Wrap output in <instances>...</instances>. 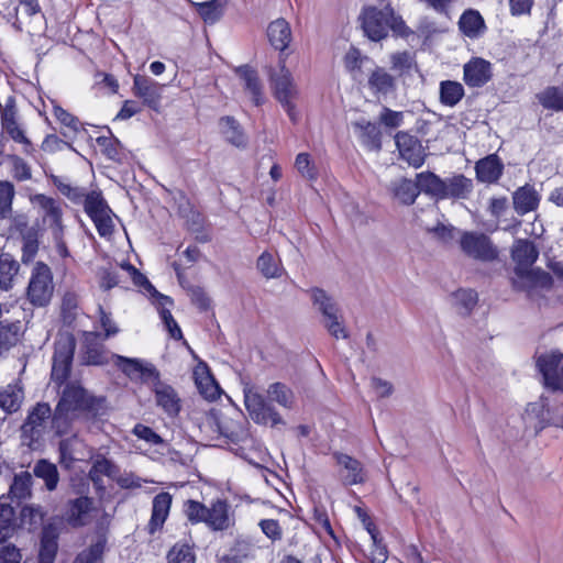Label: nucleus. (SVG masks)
<instances>
[{"label": "nucleus", "instance_id": "5701e85b", "mask_svg": "<svg viewBox=\"0 0 563 563\" xmlns=\"http://www.w3.org/2000/svg\"><path fill=\"white\" fill-rule=\"evenodd\" d=\"M206 514V525L214 530V531H222L227 530L231 523L232 519L229 514V505L227 501L217 499L211 503V505L207 506Z\"/></svg>", "mask_w": 563, "mask_h": 563}, {"label": "nucleus", "instance_id": "de8ad7c7", "mask_svg": "<svg viewBox=\"0 0 563 563\" xmlns=\"http://www.w3.org/2000/svg\"><path fill=\"white\" fill-rule=\"evenodd\" d=\"M19 263L9 253L0 255V288L8 290L12 287L14 276L19 272Z\"/></svg>", "mask_w": 563, "mask_h": 563}, {"label": "nucleus", "instance_id": "8fccbe9b", "mask_svg": "<svg viewBox=\"0 0 563 563\" xmlns=\"http://www.w3.org/2000/svg\"><path fill=\"white\" fill-rule=\"evenodd\" d=\"M15 530V511L13 507L0 499V541L12 536Z\"/></svg>", "mask_w": 563, "mask_h": 563}, {"label": "nucleus", "instance_id": "a18cd8bd", "mask_svg": "<svg viewBox=\"0 0 563 563\" xmlns=\"http://www.w3.org/2000/svg\"><path fill=\"white\" fill-rule=\"evenodd\" d=\"M219 125L228 142L238 147L245 146L246 137L239 122L234 118L224 117L220 120Z\"/></svg>", "mask_w": 563, "mask_h": 563}, {"label": "nucleus", "instance_id": "4be33fe9", "mask_svg": "<svg viewBox=\"0 0 563 563\" xmlns=\"http://www.w3.org/2000/svg\"><path fill=\"white\" fill-rule=\"evenodd\" d=\"M194 379L199 393L209 400L219 396V386L205 362H199L194 368Z\"/></svg>", "mask_w": 563, "mask_h": 563}, {"label": "nucleus", "instance_id": "a211bd4d", "mask_svg": "<svg viewBox=\"0 0 563 563\" xmlns=\"http://www.w3.org/2000/svg\"><path fill=\"white\" fill-rule=\"evenodd\" d=\"M538 255L539 252L532 242L528 240L516 241L511 250V257L517 264L516 274L520 277L527 275Z\"/></svg>", "mask_w": 563, "mask_h": 563}, {"label": "nucleus", "instance_id": "c85d7f7f", "mask_svg": "<svg viewBox=\"0 0 563 563\" xmlns=\"http://www.w3.org/2000/svg\"><path fill=\"white\" fill-rule=\"evenodd\" d=\"M473 189V183L464 175H454L443 179L442 199L466 198Z\"/></svg>", "mask_w": 563, "mask_h": 563}, {"label": "nucleus", "instance_id": "0e129e2a", "mask_svg": "<svg viewBox=\"0 0 563 563\" xmlns=\"http://www.w3.org/2000/svg\"><path fill=\"white\" fill-rule=\"evenodd\" d=\"M167 558L169 563H195V554L187 544H175Z\"/></svg>", "mask_w": 563, "mask_h": 563}, {"label": "nucleus", "instance_id": "423d86ee", "mask_svg": "<svg viewBox=\"0 0 563 563\" xmlns=\"http://www.w3.org/2000/svg\"><path fill=\"white\" fill-rule=\"evenodd\" d=\"M459 244L462 252L474 260L482 262L494 261L497 255V249L492 243L490 239L479 232H461Z\"/></svg>", "mask_w": 563, "mask_h": 563}, {"label": "nucleus", "instance_id": "58836bf2", "mask_svg": "<svg viewBox=\"0 0 563 563\" xmlns=\"http://www.w3.org/2000/svg\"><path fill=\"white\" fill-rule=\"evenodd\" d=\"M313 307L322 314V319L331 318L340 312L336 302L323 289L313 288L310 290Z\"/></svg>", "mask_w": 563, "mask_h": 563}, {"label": "nucleus", "instance_id": "f3484780", "mask_svg": "<svg viewBox=\"0 0 563 563\" xmlns=\"http://www.w3.org/2000/svg\"><path fill=\"white\" fill-rule=\"evenodd\" d=\"M492 76V64L481 57H473L463 67V80L472 88L483 87Z\"/></svg>", "mask_w": 563, "mask_h": 563}, {"label": "nucleus", "instance_id": "774afa93", "mask_svg": "<svg viewBox=\"0 0 563 563\" xmlns=\"http://www.w3.org/2000/svg\"><path fill=\"white\" fill-rule=\"evenodd\" d=\"M185 512H186L187 518L191 522H194V523L205 522L206 523V514H208L206 505H203L199 501H196V500H188L185 505Z\"/></svg>", "mask_w": 563, "mask_h": 563}, {"label": "nucleus", "instance_id": "f257e3e1", "mask_svg": "<svg viewBox=\"0 0 563 563\" xmlns=\"http://www.w3.org/2000/svg\"><path fill=\"white\" fill-rule=\"evenodd\" d=\"M104 411V398L91 396L77 382L67 383L53 413V429L58 435L66 434L78 413L87 412L96 417L102 416Z\"/></svg>", "mask_w": 563, "mask_h": 563}, {"label": "nucleus", "instance_id": "e2e57ef3", "mask_svg": "<svg viewBox=\"0 0 563 563\" xmlns=\"http://www.w3.org/2000/svg\"><path fill=\"white\" fill-rule=\"evenodd\" d=\"M113 212L109 208L106 212L100 213L96 218L91 219L96 225V229L100 236L109 238L112 235L114 230Z\"/></svg>", "mask_w": 563, "mask_h": 563}, {"label": "nucleus", "instance_id": "39448f33", "mask_svg": "<svg viewBox=\"0 0 563 563\" xmlns=\"http://www.w3.org/2000/svg\"><path fill=\"white\" fill-rule=\"evenodd\" d=\"M75 352V339L71 334H60L55 342L52 380L63 384L69 376Z\"/></svg>", "mask_w": 563, "mask_h": 563}, {"label": "nucleus", "instance_id": "412c9836", "mask_svg": "<svg viewBox=\"0 0 563 563\" xmlns=\"http://www.w3.org/2000/svg\"><path fill=\"white\" fill-rule=\"evenodd\" d=\"M102 335L98 332L82 333L84 361L90 365H102L107 362V354L102 344Z\"/></svg>", "mask_w": 563, "mask_h": 563}, {"label": "nucleus", "instance_id": "09e8293b", "mask_svg": "<svg viewBox=\"0 0 563 563\" xmlns=\"http://www.w3.org/2000/svg\"><path fill=\"white\" fill-rule=\"evenodd\" d=\"M256 267L265 278H279L283 274V266L279 258L269 252H263L256 262Z\"/></svg>", "mask_w": 563, "mask_h": 563}, {"label": "nucleus", "instance_id": "7c9ffc66", "mask_svg": "<svg viewBox=\"0 0 563 563\" xmlns=\"http://www.w3.org/2000/svg\"><path fill=\"white\" fill-rule=\"evenodd\" d=\"M117 366L130 378L142 375L146 378L157 379L158 373L152 365L144 366L136 358H128L121 355H114Z\"/></svg>", "mask_w": 563, "mask_h": 563}, {"label": "nucleus", "instance_id": "c03bdc74", "mask_svg": "<svg viewBox=\"0 0 563 563\" xmlns=\"http://www.w3.org/2000/svg\"><path fill=\"white\" fill-rule=\"evenodd\" d=\"M118 475L117 466L104 456H97L93 460L92 466L89 471V477L96 486H100L103 476L115 478Z\"/></svg>", "mask_w": 563, "mask_h": 563}, {"label": "nucleus", "instance_id": "bb28decb", "mask_svg": "<svg viewBox=\"0 0 563 563\" xmlns=\"http://www.w3.org/2000/svg\"><path fill=\"white\" fill-rule=\"evenodd\" d=\"M58 532L57 529L47 525L43 528L40 551H38V563H54L58 550Z\"/></svg>", "mask_w": 563, "mask_h": 563}, {"label": "nucleus", "instance_id": "ea45409f", "mask_svg": "<svg viewBox=\"0 0 563 563\" xmlns=\"http://www.w3.org/2000/svg\"><path fill=\"white\" fill-rule=\"evenodd\" d=\"M23 390L18 385H8L0 389V409L12 413L20 409L23 401Z\"/></svg>", "mask_w": 563, "mask_h": 563}, {"label": "nucleus", "instance_id": "20e7f679", "mask_svg": "<svg viewBox=\"0 0 563 563\" xmlns=\"http://www.w3.org/2000/svg\"><path fill=\"white\" fill-rule=\"evenodd\" d=\"M54 292V282L51 268L43 262H37L30 276L26 298L35 307L49 303Z\"/></svg>", "mask_w": 563, "mask_h": 563}, {"label": "nucleus", "instance_id": "6e6552de", "mask_svg": "<svg viewBox=\"0 0 563 563\" xmlns=\"http://www.w3.org/2000/svg\"><path fill=\"white\" fill-rule=\"evenodd\" d=\"M244 404L251 417L257 422H271L273 426L284 423L280 415L269 406L253 386L244 387Z\"/></svg>", "mask_w": 563, "mask_h": 563}, {"label": "nucleus", "instance_id": "49530a36", "mask_svg": "<svg viewBox=\"0 0 563 563\" xmlns=\"http://www.w3.org/2000/svg\"><path fill=\"white\" fill-rule=\"evenodd\" d=\"M464 87L459 81L444 80L440 84V101L446 107L456 106L464 97Z\"/></svg>", "mask_w": 563, "mask_h": 563}, {"label": "nucleus", "instance_id": "052dcab7", "mask_svg": "<svg viewBox=\"0 0 563 563\" xmlns=\"http://www.w3.org/2000/svg\"><path fill=\"white\" fill-rule=\"evenodd\" d=\"M128 279L126 274L122 273V264L120 267L102 271L100 275V286L104 289H111L121 285Z\"/></svg>", "mask_w": 563, "mask_h": 563}, {"label": "nucleus", "instance_id": "a19ab883", "mask_svg": "<svg viewBox=\"0 0 563 563\" xmlns=\"http://www.w3.org/2000/svg\"><path fill=\"white\" fill-rule=\"evenodd\" d=\"M33 473L36 477L44 481L47 490L53 492L57 488L59 473L55 464L42 459L35 463Z\"/></svg>", "mask_w": 563, "mask_h": 563}, {"label": "nucleus", "instance_id": "3c124183", "mask_svg": "<svg viewBox=\"0 0 563 563\" xmlns=\"http://www.w3.org/2000/svg\"><path fill=\"white\" fill-rule=\"evenodd\" d=\"M269 400L277 402L284 408H291L294 405V393L283 383L271 384L267 388Z\"/></svg>", "mask_w": 563, "mask_h": 563}, {"label": "nucleus", "instance_id": "6e6d98bb", "mask_svg": "<svg viewBox=\"0 0 563 563\" xmlns=\"http://www.w3.org/2000/svg\"><path fill=\"white\" fill-rule=\"evenodd\" d=\"M14 196L13 184L8 180H0V219H5L11 214Z\"/></svg>", "mask_w": 563, "mask_h": 563}, {"label": "nucleus", "instance_id": "9d476101", "mask_svg": "<svg viewBox=\"0 0 563 563\" xmlns=\"http://www.w3.org/2000/svg\"><path fill=\"white\" fill-rule=\"evenodd\" d=\"M52 418V409L48 404L40 402L29 413L26 421L23 423L21 431L24 443L32 446L37 442L45 430L46 421Z\"/></svg>", "mask_w": 563, "mask_h": 563}, {"label": "nucleus", "instance_id": "5fc2aeb1", "mask_svg": "<svg viewBox=\"0 0 563 563\" xmlns=\"http://www.w3.org/2000/svg\"><path fill=\"white\" fill-rule=\"evenodd\" d=\"M82 205L85 212L89 216L90 219L96 218L109 209V206L100 191L88 192V196L86 197Z\"/></svg>", "mask_w": 563, "mask_h": 563}, {"label": "nucleus", "instance_id": "c9c22d12", "mask_svg": "<svg viewBox=\"0 0 563 563\" xmlns=\"http://www.w3.org/2000/svg\"><path fill=\"white\" fill-rule=\"evenodd\" d=\"M394 197L402 205H412L419 196L417 180L401 178L391 184Z\"/></svg>", "mask_w": 563, "mask_h": 563}, {"label": "nucleus", "instance_id": "9b49d317", "mask_svg": "<svg viewBox=\"0 0 563 563\" xmlns=\"http://www.w3.org/2000/svg\"><path fill=\"white\" fill-rule=\"evenodd\" d=\"M537 366L548 388L563 391V353L550 352L540 355Z\"/></svg>", "mask_w": 563, "mask_h": 563}, {"label": "nucleus", "instance_id": "2f4dec72", "mask_svg": "<svg viewBox=\"0 0 563 563\" xmlns=\"http://www.w3.org/2000/svg\"><path fill=\"white\" fill-rule=\"evenodd\" d=\"M460 31L470 38H476L481 36L485 30L486 25L483 16L476 10L468 9L466 10L459 20Z\"/></svg>", "mask_w": 563, "mask_h": 563}, {"label": "nucleus", "instance_id": "473e14b6", "mask_svg": "<svg viewBox=\"0 0 563 563\" xmlns=\"http://www.w3.org/2000/svg\"><path fill=\"white\" fill-rule=\"evenodd\" d=\"M419 194L422 192L437 200H442L443 179L431 172L417 174Z\"/></svg>", "mask_w": 563, "mask_h": 563}, {"label": "nucleus", "instance_id": "13d9d810", "mask_svg": "<svg viewBox=\"0 0 563 563\" xmlns=\"http://www.w3.org/2000/svg\"><path fill=\"white\" fill-rule=\"evenodd\" d=\"M368 62L369 59L362 56L361 52L354 47H352L344 56V66L354 79L361 75L362 66Z\"/></svg>", "mask_w": 563, "mask_h": 563}, {"label": "nucleus", "instance_id": "338daca9", "mask_svg": "<svg viewBox=\"0 0 563 563\" xmlns=\"http://www.w3.org/2000/svg\"><path fill=\"white\" fill-rule=\"evenodd\" d=\"M54 184L58 190L74 203H84L86 197L88 196V192H86L84 188L74 187L70 184H65L58 180H55Z\"/></svg>", "mask_w": 563, "mask_h": 563}, {"label": "nucleus", "instance_id": "b1692460", "mask_svg": "<svg viewBox=\"0 0 563 563\" xmlns=\"http://www.w3.org/2000/svg\"><path fill=\"white\" fill-rule=\"evenodd\" d=\"M515 211L520 214H527L534 211L540 202V195L531 185L519 187L512 195Z\"/></svg>", "mask_w": 563, "mask_h": 563}, {"label": "nucleus", "instance_id": "37998d69", "mask_svg": "<svg viewBox=\"0 0 563 563\" xmlns=\"http://www.w3.org/2000/svg\"><path fill=\"white\" fill-rule=\"evenodd\" d=\"M478 300L477 292L473 289H457L451 295V302L460 314H468Z\"/></svg>", "mask_w": 563, "mask_h": 563}, {"label": "nucleus", "instance_id": "f8f14e48", "mask_svg": "<svg viewBox=\"0 0 563 563\" xmlns=\"http://www.w3.org/2000/svg\"><path fill=\"white\" fill-rule=\"evenodd\" d=\"M332 456L339 467L340 479L344 485L352 486L366 482L367 472L358 460L341 452H334Z\"/></svg>", "mask_w": 563, "mask_h": 563}, {"label": "nucleus", "instance_id": "bf43d9fd", "mask_svg": "<svg viewBox=\"0 0 563 563\" xmlns=\"http://www.w3.org/2000/svg\"><path fill=\"white\" fill-rule=\"evenodd\" d=\"M322 324L334 339H347L349 331L344 324L343 316L339 312L331 318L322 319Z\"/></svg>", "mask_w": 563, "mask_h": 563}, {"label": "nucleus", "instance_id": "f704fd0d", "mask_svg": "<svg viewBox=\"0 0 563 563\" xmlns=\"http://www.w3.org/2000/svg\"><path fill=\"white\" fill-rule=\"evenodd\" d=\"M236 74L243 81L245 90L251 95L252 101L255 106L262 103V86L260 84L257 74L249 66H242L236 69Z\"/></svg>", "mask_w": 563, "mask_h": 563}, {"label": "nucleus", "instance_id": "ddd939ff", "mask_svg": "<svg viewBox=\"0 0 563 563\" xmlns=\"http://www.w3.org/2000/svg\"><path fill=\"white\" fill-rule=\"evenodd\" d=\"M111 517L102 512L98 522L96 538L90 547L78 554L74 563H101L107 544L106 529L110 525Z\"/></svg>", "mask_w": 563, "mask_h": 563}, {"label": "nucleus", "instance_id": "dca6fc26", "mask_svg": "<svg viewBox=\"0 0 563 563\" xmlns=\"http://www.w3.org/2000/svg\"><path fill=\"white\" fill-rule=\"evenodd\" d=\"M396 146L400 156L411 166L418 168L423 165L426 153L421 143L407 132L395 135Z\"/></svg>", "mask_w": 563, "mask_h": 563}, {"label": "nucleus", "instance_id": "a878e982", "mask_svg": "<svg viewBox=\"0 0 563 563\" xmlns=\"http://www.w3.org/2000/svg\"><path fill=\"white\" fill-rule=\"evenodd\" d=\"M476 176L482 183H496L503 175L504 164L495 154L479 159L475 166Z\"/></svg>", "mask_w": 563, "mask_h": 563}, {"label": "nucleus", "instance_id": "4468645a", "mask_svg": "<svg viewBox=\"0 0 563 563\" xmlns=\"http://www.w3.org/2000/svg\"><path fill=\"white\" fill-rule=\"evenodd\" d=\"M152 391L154 393L156 406L168 417H176L180 412L181 399L178 393L173 386L161 382L159 376L157 379H154Z\"/></svg>", "mask_w": 563, "mask_h": 563}, {"label": "nucleus", "instance_id": "72a5a7b5", "mask_svg": "<svg viewBox=\"0 0 563 563\" xmlns=\"http://www.w3.org/2000/svg\"><path fill=\"white\" fill-rule=\"evenodd\" d=\"M2 125L13 141L23 144V152L26 155H32L34 147L31 141L24 135L23 130L18 125L12 111L5 110L2 113Z\"/></svg>", "mask_w": 563, "mask_h": 563}, {"label": "nucleus", "instance_id": "69168bd1", "mask_svg": "<svg viewBox=\"0 0 563 563\" xmlns=\"http://www.w3.org/2000/svg\"><path fill=\"white\" fill-rule=\"evenodd\" d=\"M295 167L298 173L307 179H316L317 170L308 153H299L295 159Z\"/></svg>", "mask_w": 563, "mask_h": 563}, {"label": "nucleus", "instance_id": "4d7b16f0", "mask_svg": "<svg viewBox=\"0 0 563 563\" xmlns=\"http://www.w3.org/2000/svg\"><path fill=\"white\" fill-rule=\"evenodd\" d=\"M46 512L40 505H25L21 509V520L31 528H37L43 523Z\"/></svg>", "mask_w": 563, "mask_h": 563}, {"label": "nucleus", "instance_id": "0eeeda50", "mask_svg": "<svg viewBox=\"0 0 563 563\" xmlns=\"http://www.w3.org/2000/svg\"><path fill=\"white\" fill-rule=\"evenodd\" d=\"M361 25L365 35L372 41H380L388 35L394 11L389 7L382 10L366 8L361 15Z\"/></svg>", "mask_w": 563, "mask_h": 563}, {"label": "nucleus", "instance_id": "864d4df0", "mask_svg": "<svg viewBox=\"0 0 563 563\" xmlns=\"http://www.w3.org/2000/svg\"><path fill=\"white\" fill-rule=\"evenodd\" d=\"M539 102L543 108L563 111V91L558 87H548L537 95Z\"/></svg>", "mask_w": 563, "mask_h": 563}, {"label": "nucleus", "instance_id": "e433bc0d", "mask_svg": "<svg viewBox=\"0 0 563 563\" xmlns=\"http://www.w3.org/2000/svg\"><path fill=\"white\" fill-rule=\"evenodd\" d=\"M354 125L358 130V136L364 146L371 151L380 150V131L375 123L361 120Z\"/></svg>", "mask_w": 563, "mask_h": 563}, {"label": "nucleus", "instance_id": "603ef678", "mask_svg": "<svg viewBox=\"0 0 563 563\" xmlns=\"http://www.w3.org/2000/svg\"><path fill=\"white\" fill-rule=\"evenodd\" d=\"M20 333V322H12L0 325V354L7 352L19 342Z\"/></svg>", "mask_w": 563, "mask_h": 563}, {"label": "nucleus", "instance_id": "4c0bfd02", "mask_svg": "<svg viewBox=\"0 0 563 563\" xmlns=\"http://www.w3.org/2000/svg\"><path fill=\"white\" fill-rule=\"evenodd\" d=\"M33 477L29 472H20L13 476L9 495L15 500H25L32 496Z\"/></svg>", "mask_w": 563, "mask_h": 563}, {"label": "nucleus", "instance_id": "f03ea898", "mask_svg": "<svg viewBox=\"0 0 563 563\" xmlns=\"http://www.w3.org/2000/svg\"><path fill=\"white\" fill-rule=\"evenodd\" d=\"M122 273L126 274L128 279H131L134 285L143 287L153 297L161 319L170 336L175 340L181 339V330L169 310V308L173 306V300L169 297L159 294L148 282V279L131 264L123 263Z\"/></svg>", "mask_w": 563, "mask_h": 563}, {"label": "nucleus", "instance_id": "79ce46f5", "mask_svg": "<svg viewBox=\"0 0 563 563\" xmlns=\"http://www.w3.org/2000/svg\"><path fill=\"white\" fill-rule=\"evenodd\" d=\"M192 4L205 23L214 24L223 15L225 2L223 0H210Z\"/></svg>", "mask_w": 563, "mask_h": 563}, {"label": "nucleus", "instance_id": "2eb2a0df", "mask_svg": "<svg viewBox=\"0 0 563 563\" xmlns=\"http://www.w3.org/2000/svg\"><path fill=\"white\" fill-rule=\"evenodd\" d=\"M58 452V462L66 470H70L77 461H85L89 455L85 442L77 434L60 440Z\"/></svg>", "mask_w": 563, "mask_h": 563}, {"label": "nucleus", "instance_id": "393cba45", "mask_svg": "<svg viewBox=\"0 0 563 563\" xmlns=\"http://www.w3.org/2000/svg\"><path fill=\"white\" fill-rule=\"evenodd\" d=\"M172 506V495L163 492L153 499L152 516L148 522L150 533L159 530L166 521Z\"/></svg>", "mask_w": 563, "mask_h": 563}, {"label": "nucleus", "instance_id": "aec40b11", "mask_svg": "<svg viewBox=\"0 0 563 563\" xmlns=\"http://www.w3.org/2000/svg\"><path fill=\"white\" fill-rule=\"evenodd\" d=\"M93 500L89 497H79L68 503L66 520L73 527H82L90 522L93 511Z\"/></svg>", "mask_w": 563, "mask_h": 563}, {"label": "nucleus", "instance_id": "1a4fd4ad", "mask_svg": "<svg viewBox=\"0 0 563 563\" xmlns=\"http://www.w3.org/2000/svg\"><path fill=\"white\" fill-rule=\"evenodd\" d=\"M31 202L37 208V213L42 218L43 224L51 232H58L64 229L63 208L60 201L43 194H36L31 197Z\"/></svg>", "mask_w": 563, "mask_h": 563}, {"label": "nucleus", "instance_id": "680f3d73", "mask_svg": "<svg viewBox=\"0 0 563 563\" xmlns=\"http://www.w3.org/2000/svg\"><path fill=\"white\" fill-rule=\"evenodd\" d=\"M8 159L12 166V176L18 181H25L32 178V170L29 164L18 155H9Z\"/></svg>", "mask_w": 563, "mask_h": 563}, {"label": "nucleus", "instance_id": "c756f323", "mask_svg": "<svg viewBox=\"0 0 563 563\" xmlns=\"http://www.w3.org/2000/svg\"><path fill=\"white\" fill-rule=\"evenodd\" d=\"M367 85L374 95H388L395 88V78L385 68L375 66L368 74Z\"/></svg>", "mask_w": 563, "mask_h": 563}, {"label": "nucleus", "instance_id": "6ab92c4d", "mask_svg": "<svg viewBox=\"0 0 563 563\" xmlns=\"http://www.w3.org/2000/svg\"><path fill=\"white\" fill-rule=\"evenodd\" d=\"M132 92L142 99L145 106L156 109L161 100V86L150 77L135 75L133 77Z\"/></svg>", "mask_w": 563, "mask_h": 563}, {"label": "nucleus", "instance_id": "cd10ccee", "mask_svg": "<svg viewBox=\"0 0 563 563\" xmlns=\"http://www.w3.org/2000/svg\"><path fill=\"white\" fill-rule=\"evenodd\" d=\"M267 37L271 45L278 51H285L291 41V29L285 19H277L269 23Z\"/></svg>", "mask_w": 563, "mask_h": 563}, {"label": "nucleus", "instance_id": "7ed1b4c3", "mask_svg": "<svg viewBox=\"0 0 563 563\" xmlns=\"http://www.w3.org/2000/svg\"><path fill=\"white\" fill-rule=\"evenodd\" d=\"M271 80L275 97L286 110L289 119L296 123L299 120V112L295 101L299 96V91L291 73L285 66V60H280L279 69L271 75Z\"/></svg>", "mask_w": 563, "mask_h": 563}]
</instances>
